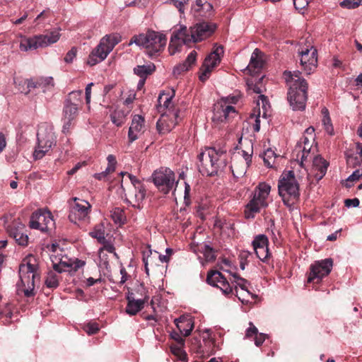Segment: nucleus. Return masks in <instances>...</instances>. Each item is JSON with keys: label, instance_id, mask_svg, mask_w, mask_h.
<instances>
[{"label": "nucleus", "instance_id": "obj_1", "mask_svg": "<svg viewBox=\"0 0 362 362\" xmlns=\"http://www.w3.org/2000/svg\"><path fill=\"white\" fill-rule=\"evenodd\" d=\"M216 28V23L206 21L196 23L189 30L185 26L180 27L172 34L168 47L170 54L173 55L177 52L182 45L208 38L214 33Z\"/></svg>", "mask_w": 362, "mask_h": 362}, {"label": "nucleus", "instance_id": "obj_2", "mask_svg": "<svg viewBox=\"0 0 362 362\" xmlns=\"http://www.w3.org/2000/svg\"><path fill=\"white\" fill-rule=\"evenodd\" d=\"M199 171L206 176H214L227 165V150L223 147H209L198 155Z\"/></svg>", "mask_w": 362, "mask_h": 362}, {"label": "nucleus", "instance_id": "obj_3", "mask_svg": "<svg viewBox=\"0 0 362 362\" xmlns=\"http://www.w3.org/2000/svg\"><path fill=\"white\" fill-rule=\"evenodd\" d=\"M166 42L167 37L165 35L153 30H148L145 33L132 36L128 45L135 44L141 48H145L147 54L153 57L164 49Z\"/></svg>", "mask_w": 362, "mask_h": 362}, {"label": "nucleus", "instance_id": "obj_4", "mask_svg": "<svg viewBox=\"0 0 362 362\" xmlns=\"http://www.w3.org/2000/svg\"><path fill=\"white\" fill-rule=\"evenodd\" d=\"M279 194L284 204L291 206L299 198V184L293 170L284 172L278 182Z\"/></svg>", "mask_w": 362, "mask_h": 362}, {"label": "nucleus", "instance_id": "obj_5", "mask_svg": "<svg viewBox=\"0 0 362 362\" xmlns=\"http://www.w3.org/2000/svg\"><path fill=\"white\" fill-rule=\"evenodd\" d=\"M37 145L33 152L35 160L42 158L45 154L56 144V136L53 127L47 123L39 125L37 133Z\"/></svg>", "mask_w": 362, "mask_h": 362}, {"label": "nucleus", "instance_id": "obj_6", "mask_svg": "<svg viewBox=\"0 0 362 362\" xmlns=\"http://www.w3.org/2000/svg\"><path fill=\"white\" fill-rule=\"evenodd\" d=\"M121 36L117 33L106 35L100 40L97 47L88 57V64L94 66L103 61L112 51L114 47L121 41Z\"/></svg>", "mask_w": 362, "mask_h": 362}, {"label": "nucleus", "instance_id": "obj_7", "mask_svg": "<svg viewBox=\"0 0 362 362\" xmlns=\"http://www.w3.org/2000/svg\"><path fill=\"white\" fill-rule=\"evenodd\" d=\"M60 37L59 29H55L46 35H36L33 37L23 38L20 43L21 51L36 49L57 42Z\"/></svg>", "mask_w": 362, "mask_h": 362}, {"label": "nucleus", "instance_id": "obj_8", "mask_svg": "<svg viewBox=\"0 0 362 362\" xmlns=\"http://www.w3.org/2000/svg\"><path fill=\"white\" fill-rule=\"evenodd\" d=\"M38 276L37 267L30 262L21 264L19 267V277L23 293L26 297H31L35 295V279Z\"/></svg>", "mask_w": 362, "mask_h": 362}, {"label": "nucleus", "instance_id": "obj_9", "mask_svg": "<svg viewBox=\"0 0 362 362\" xmlns=\"http://www.w3.org/2000/svg\"><path fill=\"white\" fill-rule=\"evenodd\" d=\"M307 90L308 83H305L303 81L301 83L291 85L288 93V100L293 110H303L305 108Z\"/></svg>", "mask_w": 362, "mask_h": 362}, {"label": "nucleus", "instance_id": "obj_10", "mask_svg": "<svg viewBox=\"0 0 362 362\" xmlns=\"http://www.w3.org/2000/svg\"><path fill=\"white\" fill-rule=\"evenodd\" d=\"M271 191V186L266 182H260L256 187L253 198L247 204V209L250 213H257L260 209L267 206V197Z\"/></svg>", "mask_w": 362, "mask_h": 362}, {"label": "nucleus", "instance_id": "obj_11", "mask_svg": "<svg viewBox=\"0 0 362 362\" xmlns=\"http://www.w3.org/2000/svg\"><path fill=\"white\" fill-rule=\"evenodd\" d=\"M223 54V47L218 46L206 56L199 69V78L201 81L205 82L210 77L214 69L220 63Z\"/></svg>", "mask_w": 362, "mask_h": 362}, {"label": "nucleus", "instance_id": "obj_12", "mask_svg": "<svg viewBox=\"0 0 362 362\" xmlns=\"http://www.w3.org/2000/svg\"><path fill=\"white\" fill-rule=\"evenodd\" d=\"M121 175H127L132 185V189H129L128 193L129 199H127V202H129L133 207L141 209V204L146 196V191L144 185L135 176L131 174L122 172Z\"/></svg>", "mask_w": 362, "mask_h": 362}, {"label": "nucleus", "instance_id": "obj_13", "mask_svg": "<svg viewBox=\"0 0 362 362\" xmlns=\"http://www.w3.org/2000/svg\"><path fill=\"white\" fill-rule=\"evenodd\" d=\"M30 227L42 232L52 230L54 228V222L49 211L39 210L33 213Z\"/></svg>", "mask_w": 362, "mask_h": 362}, {"label": "nucleus", "instance_id": "obj_14", "mask_svg": "<svg viewBox=\"0 0 362 362\" xmlns=\"http://www.w3.org/2000/svg\"><path fill=\"white\" fill-rule=\"evenodd\" d=\"M153 180L160 191L168 194L175 186V173L169 168L160 169L154 172Z\"/></svg>", "mask_w": 362, "mask_h": 362}, {"label": "nucleus", "instance_id": "obj_15", "mask_svg": "<svg viewBox=\"0 0 362 362\" xmlns=\"http://www.w3.org/2000/svg\"><path fill=\"white\" fill-rule=\"evenodd\" d=\"M333 261L331 258L316 261L310 267L308 282H320L322 278L327 276L332 268Z\"/></svg>", "mask_w": 362, "mask_h": 362}, {"label": "nucleus", "instance_id": "obj_16", "mask_svg": "<svg viewBox=\"0 0 362 362\" xmlns=\"http://www.w3.org/2000/svg\"><path fill=\"white\" fill-rule=\"evenodd\" d=\"M74 202L69 214V219L76 223L78 221L84 220L88 217L91 205L88 202L76 197L74 199Z\"/></svg>", "mask_w": 362, "mask_h": 362}, {"label": "nucleus", "instance_id": "obj_17", "mask_svg": "<svg viewBox=\"0 0 362 362\" xmlns=\"http://www.w3.org/2000/svg\"><path fill=\"white\" fill-rule=\"evenodd\" d=\"M300 56V64L307 74L313 71L317 64V49L311 46L310 48H305L299 52Z\"/></svg>", "mask_w": 362, "mask_h": 362}, {"label": "nucleus", "instance_id": "obj_18", "mask_svg": "<svg viewBox=\"0 0 362 362\" xmlns=\"http://www.w3.org/2000/svg\"><path fill=\"white\" fill-rule=\"evenodd\" d=\"M136 292V293H140L141 298L127 303L126 307V313L131 316L135 315L141 311L144 308V304L147 303L149 299L148 291L143 284L137 287Z\"/></svg>", "mask_w": 362, "mask_h": 362}, {"label": "nucleus", "instance_id": "obj_19", "mask_svg": "<svg viewBox=\"0 0 362 362\" xmlns=\"http://www.w3.org/2000/svg\"><path fill=\"white\" fill-rule=\"evenodd\" d=\"M206 281L209 284L220 288L226 295L233 293V286H231L223 274L218 271H211L208 273Z\"/></svg>", "mask_w": 362, "mask_h": 362}, {"label": "nucleus", "instance_id": "obj_20", "mask_svg": "<svg viewBox=\"0 0 362 362\" xmlns=\"http://www.w3.org/2000/svg\"><path fill=\"white\" fill-rule=\"evenodd\" d=\"M78 103L70 102L66 100L63 110V132H69L71 128V122L75 119L78 115Z\"/></svg>", "mask_w": 362, "mask_h": 362}, {"label": "nucleus", "instance_id": "obj_21", "mask_svg": "<svg viewBox=\"0 0 362 362\" xmlns=\"http://www.w3.org/2000/svg\"><path fill=\"white\" fill-rule=\"evenodd\" d=\"M235 112V110L233 106L227 105L225 101L220 102L214 105L212 119L216 122H224L228 119L231 113Z\"/></svg>", "mask_w": 362, "mask_h": 362}, {"label": "nucleus", "instance_id": "obj_22", "mask_svg": "<svg viewBox=\"0 0 362 362\" xmlns=\"http://www.w3.org/2000/svg\"><path fill=\"white\" fill-rule=\"evenodd\" d=\"M144 123V119L143 117L139 115L134 116L128 131V139L129 143L134 142L139 138L143 129Z\"/></svg>", "mask_w": 362, "mask_h": 362}, {"label": "nucleus", "instance_id": "obj_23", "mask_svg": "<svg viewBox=\"0 0 362 362\" xmlns=\"http://www.w3.org/2000/svg\"><path fill=\"white\" fill-rule=\"evenodd\" d=\"M264 76H262L258 80L253 78L247 79V86L249 90H252L255 93L260 94L259 98L261 99L262 103V107H265V104L267 103V98L265 95L262 93L265 90L263 85Z\"/></svg>", "mask_w": 362, "mask_h": 362}, {"label": "nucleus", "instance_id": "obj_24", "mask_svg": "<svg viewBox=\"0 0 362 362\" xmlns=\"http://www.w3.org/2000/svg\"><path fill=\"white\" fill-rule=\"evenodd\" d=\"M261 51L256 48L252 53L250 61L245 71L252 76L257 74L263 66V60L260 57Z\"/></svg>", "mask_w": 362, "mask_h": 362}, {"label": "nucleus", "instance_id": "obj_25", "mask_svg": "<svg viewBox=\"0 0 362 362\" xmlns=\"http://www.w3.org/2000/svg\"><path fill=\"white\" fill-rule=\"evenodd\" d=\"M23 230L24 226L20 223L17 226L11 228L9 234L19 245L26 246L28 243V235Z\"/></svg>", "mask_w": 362, "mask_h": 362}, {"label": "nucleus", "instance_id": "obj_26", "mask_svg": "<svg viewBox=\"0 0 362 362\" xmlns=\"http://www.w3.org/2000/svg\"><path fill=\"white\" fill-rule=\"evenodd\" d=\"M254 337L255 344L257 346H261L267 338V334L259 333L258 329L252 322L249 323V327L246 329L245 337L251 338Z\"/></svg>", "mask_w": 362, "mask_h": 362}, {"label": "nucleus", "instance_id": "obj_27", "mask_svg": "<svg viewBox=\"0 0 362 362\" xmlns=\"http://www.w3.org/2000/svg\"><path fill=\"white\" fill-rule=\"evenodd\" d=\"M196 59H197V52H196V51L193 50L188 54L187 59L182 64L178 65L177 66H176L174 69V71H173L174 74H180L181 72L188 71L189 69V68L193 64H195Z\"/></svg>", "mask_w": 362, "mask_h": 362}, {"label": "nucleus", "instance_id": "obj_28", "mask_svg": "<svg viewBox=\"0 0 362 362\" xmlns=\"http://www.w3.org/2000/svg\"><path fill=\"white\" fill-rule=\"evenodd\" d=\"M313 166L315 170L319 172V174H317L315 176L321 179L326 174L328 163L321 156H317L314 157L313 160Z\"/></svg>", "mask_w": 362, "mask_h": 362}, {"label": "nucleus", "instance_id": "obj_29", "mask_svg": "<svg viewBox=\"0 0 362 362\" xmlns=\"http://www.w3.org/2000/svg\"><path fill=\"white\" fill-rule=\"evenodd\" d=\"M243 156L245 160L244 166L241 169H238L236 166H231L232 173L234 177H240L246 173V169L252 162V153H248L245 151H243Z\"/></svg>", "mask_w": 362, "mask_h": 362}, {"label": "nucleus", "instance_id": "obj_30", "mask_svg": "<svg viewBox=\"0 0 362 362\" xmlns=\"http://www.w3.org/2000/svg\"><path fill=\"white\" fill-rule=\"evenodd\" d=\"M175 324L182 335L185 337L190 335L193 329V324L190 320H185L180 317L175 320Z\"/></svg>", "mask_w": 362, "mask_h": 362}, {"label": "nucleus", "instance_id": "obj_31", "mask_svg": "<svg viewBox=\"0 0 362 362\" xmlns=\"http://www.w3.org/2000/svg\"><path fill=\"white\" fill-rule=\"evenodd\" d=\"M233 281L232 284H235V292H236V289L238 290V287H240V288L242 291L247 292V295L250 296L252 299H255L257 298V296L256 294H253L247 290V284H248V281L246 279L241 278L236 274H233Z\"/></svg>", "mask_w": 362, "mask_h": 362}, {"label": "nucleus", "instance_id": "obj_32", "mask_svg": "<svg viewBox=\"0 0 362 362\" xmlns=\"http://www.w3.org/2000/svg\"><path fill=\"white\" fill-rule=\"evenodd\" d=\"M173 116L175 118V121H173L170 124H166V127H164L166 123L165 115H162V118L157 122V128L160 133H165V132H170L171 129L177 124V118L179 117V112L177 111L173 113Z\"/></svg>", "mask_w": 362, "mask_h": 362}, {"label": "nucleus", "instance_id": "obj_33", "mask_svg": "<svg viewBox=\"0 0 362 362\" xmlns=\"http://www.w3.org/2000/svg\"><path fill=\"white\" fill-rule=\"evenodd\" d=\"M155 69V65L153 64H150L148 65L136 66L134 69V72L140 78H146L148 75L151 74Z\"/></svg>", "mask_w": 362, "mask_h": 362}, {"label": "nucleus", "instance_id": "obj_34", "mask_svg": "<svg viewBox=\"0 0 362 362\" xmlns=\"http://www.w3.org/2000/svg\"><path fill=\"white\" fill-rule=\"evenodd\" d=\"M284 75L286 82L289 83L290 86L291 85H294L296 83H301L303 81L305 83H307L304 78H300V72L299 71H294L293 72L286 71H284Z\"/></svg>", "mask_w": 362, "mask_h": 362}, {"label": "nucleus", "instance_id": "obj_35", "mask_svg": "<svg viewBox=\"0 0 362 362\" xmlns=\"http://www.w3.org/2000/svg\"><path fill=\"white\" fill-rule=\"evenodd\" d=\"M110 216L115 223L122 225L126 221V216L122 209L115 207L110 211Z\"/></svg>", "mask_w": 362, "mask_h": 362}, {"label": "nucleus", "instance_id": "obj_36", "mask_svg": "<svg viewBox=\"0 0 362 362\" xmlns=\"http://www.w3.org/2000/svg\"><path fill=\"white\" fill-rule=\"evenodd\" d=\"M91 237L98 240L100 243L105 244L107 243L105 238V231L103 226H97L94 230L90 233Z\"/></svg>", "mask_w": 362, "mask_h": 362}, {"label": "nucleus", "instance_id": "obj_37", "mask_svg": "<svg viewBox=\"0 0 362 362\" xmlns=\"http://www.w3.org/2000/svg\"><path fill=\"white\" fill-rule=\"evenodd\" d=\"M45 285L49 288H56L59 286V276L52 271L47 273Z\"/></svg>", "mask_w": 362, "mask_h": 362}, {"label": "nucleus", "instance_id": "obj_38", "mask_svg": "<svg viewBox=\"0 0 362 362\" xmlns=\"http://www.w3.org/2000/svg\"><path fill=\"white\" fill-rule=\"evenodd\" d=\"M212 10L213 6L207 1H204L202 7H199V9L194 13L195 16L208 18L211 16Z\"/></svg>", "mask_w": 362, "mask_h": 362}, {"label": "nucleus", "instance_id": "obj_39", "mask_svg": "<svg viewBox=\"0 0 362 362\" xmlns=\"http://www.w3.org/2000/svg\"><path fill=\"white\" fill-rule=\"evenodd\" d=\"M346 162L347 164L352 168H355L357 165H361L362 163V158L360 157L357 152L356 153H346Z\"/></svg>", "mask_w": 362, "mask_h": 362}, {"label": "nucleus", "instance_id": "obj_40", "mask_svg": "<svg viewBox=\"0 0 362 362\" xmlns=\"http://www.w3.org/2000/svg\"><path fill=\"white\" fill-rule=\"evenodd\" d=\"M110 117L112 122L117 127L122 126L125 121V115L122 111H115Z\"/></svg>", "mask_w": 362, "mask_h": 362}, {"label": "nucleus", "instance_id": "obj_41", "mask_svg": "<svg viewBox=\"0 0 362 362\" xmlns=\"http://www.w3.org/2000/svg\"><path fill=\"white\" fill-rule=\"evenodd\" d=\"M253 249L257 250L259 247H264L268 246V238L264 235H259L255 237L252 241Z\"/></svg>", "mask_w": 362, "mask_h": 362}, {"label": "nucleus", "instance_id": "obj_42", "mask_svg": "<svg viewBox=\"0 0 362 362\" xmlns=\"http://www.w3.org/2000/svg\"><path fill=\"white\" fill-rule=\"evenodd\" d=\"M322 112L324 114V117L322 119V124L325 127V129L326 130V132L328 134L332 135L333 134L334 129H333L332 124L331 123V119L329 117L328 110L326 108H324Z\"/></svg>", "mask_w": 362, "mask_h": 362}, {"label": "nucleus", "instance_id": "obj_43", "mask_svg": "<svg viewBox=\"0 0 362 362\" xmlns=\"http://www.w3.org/2000/svg\"><path fill=\"white\" fill-rule=\"evenodd\" d=\"M173 97V95H170L169 94L165 93H161L159 95L158 102L159 104V106L162 107V102L163 103V107L168 109L170 110L172 104V98Z\"/></svg>", "mask_w": 362, "mask_h": 362}, {"label": "nucleus", "instance_id": "obj_44", "mask_svg": "<svg viewBox=\"0 0 362 362\" xmlns=\"http://www.w3.org/2000/svg\"><path fill=\"white\" fill-rule=\"evenodd\" d=\"M201 252L203 253L205 259L207 262L214 261L216 259L215 252L209 245H204L202 247Z\"/></svg>", "mask_w": 362, "mask_h": 362}, {"label": "nucleus", "instance_id": "obj_45", "mask_svg": "<svg viewBox=\"0 0 362 362\" xmlns=\"http://www.w3.org/2000/svg\"><path fill=\"white\" fill-rule=\"evenodd\" d=\"M263 160L264 164L268 167H272V165L275 160V153L271 149H267L264 153Z\"/></svg>", "mask_w": 362, "mask_h": 362}, {"label": "nucleus", "instance_id": "obj_46", "mask_svg": "<svg viewBox=\"0 0 362 362\" xmlns=\"http://www.w3.org/2000/svg\"><path fill=\"white\" fill-rule=\"evenodd\" d=\"M312 146H307L305 145H302L301 149L298 148L296 151L300 152V166H304V163L307 161L308 158L310 155V151Z\"/></svg>", "mask_w": 362, "mask_h": 362}, {"label": "nucleus", "instance_id": "obj_47", "mask_svg": "<svg viewBox=\"0 0 362 362\" xmlns=\"http://www.w3.org/2000/svg\"><path fill=\"white\" fill-rule=\"evenodd\" d=\"M257 257L262 262H266L270 257V252L269 251L268 246L264 247H259V249L255 250Z\"/></svg>", "mask_w": 362, "mask_h": 362}, {"label": "nucleus", "instance_id": "obj_48", "mask_svg": "<svg viewBox=\"0 0 362 362\" xmlns=\"http://www.w3.org/2000/svg\"><path fill=\"white\" fill-rule=\"evenodd\" d=\"M153 257H152V252L151 250L143 253V262L144 264L145 272L147 275L149 274L148 264H153Z\"/></svg>", "mask_w": 362, "mask_h": 362}, {"label": "nucleus", "instance_id": "obj_49", "mask_svg": "<svg viewBox=\"0 0 362 362\" xmlns=\"http://www.w3.org/2000/svg\"><path fill=\"white\" fill-rule=\"evenodd\" d=\"M83 330L88 335H92L99 331V326L96 322H89L83 326Z\"/></svg>", "mask_w": 362, "mask_h": 362}, {"label": "nucleus", "instance_id": "obj_50", "mask_svg": "<svg viewBox=\"0 0 362 362\" xmlns=\"http://www.w3.org/2000/svg\"><path fill=\"white\" fill-rule=\"evenodd\" d=\"M40 86L43 91H45V88L54 86V82L52 77H42L39 78Z\"/></svg>", "mask_w": 362, "mask_h": 362}, {"label": "nucleus", "instance_id": "obj_51", "mask_svg": "<svg viewBox=\"0 0 362 362\" xmlns=\"http://www.w3.org/2000/svg\"><path fill=\"white\" fill-rule=\"evenodd\" d=\"M73 265L71 263L66 262L61 260L59 264H54L53 269L58 273H62L66 271L65 268L72 267Z\"/></svg>", "mask_w": 362, "mask_h": 362}, {"label": "nucleus", "instance_id": "obj_52", "mask_svg": "<svg viewBox=\"0 0 362 362\" xmlns=\"http://www.w3.org/2000/svg\"><path fill=\"white\" fill-rule=\"evenodd\" d=\"M361 1L362 0H344L340 3V5L342 7L351 9L358 7Z\"/></svg>", "mask_w": 362, "mask_h": 362}, {"label": "nucleus", "instance_id": "obj_53", "mask_svg": "<svg viewBox=\"0 0 362 362\" xmlns=\"http://www.w3.org/2000/svg\"><path fill=\"white\" fill-rule=\"evenodd\" d=\"M170 2L178 9L180 14L185 13V6L188 4L189 0H170Z\"/></svg>", "mask_w": 362, "mask_h": 362}, {"label": "nucleus", "instance_id": "obj_54", "mask_svg": "<svg viewBox=\"0 0 362 362\" xmlns=\"http://www.w3.org/2000/svg\"><path fill=\"white\" fill-rule=\"evenodd\" d=\"M314 141V139H311L310 136H308L304 135L301 139L300 141L297 144L296 146V150L298 148L301 149L302 145H305L309 147V146H312V143Z\"/></svg>", "mask_w": 362, "mask_h": 362}, {"label": "nucleus", "instance_id": "obj_55", "mask_svg": "<svg viewBox=\"0 0 362 362\" xmlns=\"http://www.w3.org/2000/svg\"><path fill=\"white\" fill-rule=\"evenodd\" d=\"M361 170H356L353 172V173L351 175H350L348 178L346 179V183L345 185V186L347 187V188H350L351 187V185H349L348 182H354V181H356L358 180H359V178L361 177Z\"/></svg>", "mask_w": 362, "mask_h": 362}, {"label": "nucleus", "instance_id": "obj_56", "mask_svg": "<svg viewBox=\"0 0 362 362\" xmlns=\"http://www.w3.org/2000/svg\"><path fill=\"white\" fill-rule=\"evenodd\" d=\"M82 95V90L72 91L71 93H70L69 98L67 100H70V102L77 103L76 102H80Z\"/></svg>", "mask_w": 362, "mask_h": 362}, {"label": "nucleus", "instance_id": "obj_57", "mask_svg": "<svg viewBox=\"0 0 362 362\" xmlns=\"http://www.w3.org/2000/svg\"><path fill=\"white\" fill-rule=\"evenodd\" d=\"M259 114H260L259 110H258L257 115H256L255 113H252V114H251L250 117V119H255V123L253 124V129H254V132H258L260 129Z\"/></svg>", "mask_w": 362, "mask_h": 362}, {"label": "nucleus", "instance_id": "obj_58", "mask_svg": "<svg viewBox=\"0 0 362 362\" xmlns=\"http://www.w3.org/2000/svg\"><path fill=\"white\" fill-rule=\"evenodd\" d=\"M76 55V49L72 47L66 54L64 61L66 63H71Z\"/></svg>", "mask_w": 362, "mask_h": 362}, {"label": "nucleus", "instance_id": "obj_59", "mask_svg": "<svg viewBox=\"0 0 362 362\" xmlns=\"http://www.w3.org/2000/svg\"><path fill=\"white\" fill-rule=\"evenodd\" d=\"M308 0H293V5L297 10H302L308 5Z\"/></svg>", "mask_w": 362, "mask_h": 362}, {"label": "nucleus", "instance_id": "obj_60", "mask_svg": "<svg viewBox=\"0 0 362 362\" xmlns=\"http://www.w3.org/2000/svg\"><path fill=\"white\" fill-rule=\"evenodd\" d=\"M359 199L358 198L347 199L344 201L345 206L349 207H357L359 205Z\"/></svg>", "mask_w": 362, "mask_h": 362}, {"label": "nucleus", "instance_id": "obj_61", "mask_svg": "<svg viewBox=\"0 0 362 362\" xmlns=\"http://www.w3.org/2000/svg\"><path fill=\"white\" fill-rule=\"evenodd\" d=\"M93 86V83H88L85 89L86 94V101L87 104H89L90 102V95H91V87Z\"/></svg>", "mask_w": 362, "mask_h": 362}, {"label": "nucleus", "instance_id": "obj_62", "mask_svg": "<svg viewBox=\"0 0 362 362\" xmlns=\"http://www.w3.org/2000/svg\"><path fill=\"white\" fill-rule=\"evenodd\" d=\"M236 296L238 298V299L242 302V303H247L249 301L248 299H246V296H248L247 292H244V291H242L240 293H239V291L236 289Z\"/></svg>", "mask_w": 362, "mask_h": 362}, {"label": "nucleus", "instance_id": "obj_63", "mask_svg": "<svg viewBox=\"0 0 362 362\" xmlns=\"http://www.w3.org/2000/svg\"><path fill=\"white\" fill-rule=\"evenodd\" d=\"M69 263H71L73 265V267L70 268L73 269L74 271H76L78 268L85 264V262L81 260H75L74 262L69 261Z\"/></svg>", "mask_w": 362, "mask_h": 362}, {"label": "nucleus", "instance_id": "obj_64", "mask_svg": "<svg viewBox=\"0 0 362 362\" xmlns=\"http://www.w3.org/2000/svg\"><path fill=\"white\" fill-rule=\"evenodd\" d=\"M135 97L136 94L134 93H130L127 98L124 100V103L127 105L132 104L134 102Z\"/></svg>", "mask_w": 362, "mask_h": 362}]
</instances>
